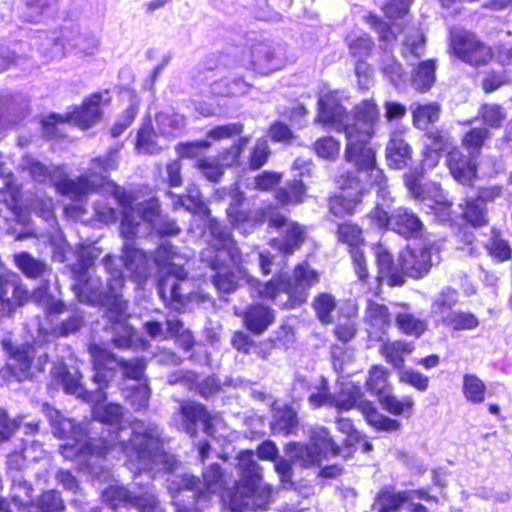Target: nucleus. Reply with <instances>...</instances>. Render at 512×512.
Masks as SVG:
<instances>
[{"mask_svg":"<svg viewBox=\"0 0 512 512\" xmlns=\"http://www.w3.org/2000/svg\"><path fill=\"white\" fill-rule=\"evenodd\" d=\"M209 229L213 238L212 244L211 248L202 252V257L213 269L219 270L214 284L220 291L226 293L234 291L239 281L243 280L254 287L262 298L275 300L283 293L288 300L277 303L285 308H293L306 301L309 289L319 280L316 271L306 264H301L295 269L293 282L271 281L261 285L237 265L239 251L231 240L230 233L224 231L217 222H212Z\"/></svg>","mask_w":512,"mask_h":512,"instance_id":"obj_1","label":"nucleus"},{"mask_svg":"<svg viewBox=\"0 0 512 512\" xmlns=\"http://www.w3.org/2000/svg\"><path fill=\"white\" fill-rule=\"evenodd\" d=\"M352 116L340 105L336 91H322L318 101L316 122L323 127L346 135L345 157L362 172L369 173L375 181L383 180V171L376 165L374 150L368 145L380 120L378 106L373 99L361 101L354 107ZM381 184V182H379Z\"/></svg>","mask_w":512,"mask_h":512,"instance_id":"obj_2","label":"nucleus"},{"mask_svg":"<svg viewBox=\"0 0 512 512\" xmlns=\"http://www.w3.org/2000/svg\"><path fill=\"white\" fill-rule=\"evenodd\" d=\"M116 167V160L113 156L92 162L89 175L81 177L77 182L72 180H61L49 173L55 183L57 190L63 194H72L75 197L93 191L97 186L102 187L105 192L111 193L116 201L123 207V218L121 220V234L129 239L136 235L146 234L150 228H156L155 221L159 216V204L155 199L149 200L145 206H138L136 211L133 207L130 196H127L120 187L106 180L103 173Z\"/></svg>","mask_w":512,"mask_h":512,"instance_id":"obj_3","label":"nucleus"},{"mask_svg":"<svg viewBox=\"0 0 512 512\" xmlns=\"http://www.w3.org/2000/svg\"><path fill=\"white\" fill-rule=\"evenodd\" d=\"M253 457L254 450H241L237 455L239 479L222 494L230 512H262L275 501L276 490L263 483L262 469Z\"/></svg>","mask_w":512,"mask_h":512,"instance_id":"obj_4","label":"nucleus"},{"mask_svg":"<svg viewBox=\"0 0 512 512\" xmlns=\"http://www.w3.org/2000/svg\"><path fill=\"white\" fill-rule=\"evenodd\" d=\"M91 357L93 359L96 374L94 382L98 385L106 384L110 377V372L115 367H120L127 377L125 384V397L135 409L145 408L150 398V390L143 379L144 363L142 361H120L117 360L106 349L93 345L90 347Z\"/></svg>","mask_w":512,"mask_h":512,"instance_id":"obj_5","label":"nucleus"},{"mask_svg":"<svg viewBox=\"0 0 512 512\" xmlns=\"http://www.w3.org/2000/svg\"><path fill=\"white\" fill-rule=\"evenodd\" d=\"M340 386V391L336 396H333V404L331 405L338 412H346L357 407L367 422L377 430L395 431L399 428L400 423L398 421L379 413L372 402L361 400L362 391L360 386L355 385L350 380L341 381Z\"/></svg>","mask_w":512,"mask_h":512,"instance_id":"obj_6","label":"nucleus"},{"mask_svg":"<svg viewBox=\"0 0 512 512\" xmlns=\"http://www.w3.org/2000/svg\"><path fill=\"white\" fill-rule=\"evenodd\" d=\"M375 181L377 184V196L382 202H378L376 208L371 212L370 218L376 223L379 228L390 227L395 232L410 237L420 231L422 223L419 218L413 213L406 209L399 208L388 217L387 211L384 207L388 206V195L389 192L386 186V179L383 176V180Z\"/></svg>","mask_w":512,"mask_h":512,"instance_id":"obj_7","label":"nucleus"},{"mask_svg":"<svg viewBox=\"0 0 512 512\" xmlns=\"http://www.w3.org/2000/svg\"><path fill=\"white\" fill-rule=\"evenodd\" d=\"M358 178L350 179L349 176H340L337 181L341 192L330 200V211L335 216H345L355 211L365 191V185L369 182L377 188L375 178L369 173L360 171L357 168Z\"/></svg>","mask_w":512,"mask_h":512,"instance_id":"obj_8","label":"nucleus"},{"mask_svg":"<svg viewBox=\"0 0 512 512\" xmlns=\"http://www.w3.org/2000/svg\"><path fill=\"white\" fill-rule=\"evenodd\" d=\"M224 484V470L219 464L213 463L205 468L201 478L194 475H183L178 491H192L195 504L209 505L213 496L224 488Z\"/></svg>","mask_w":512,"mask_h":512,"instance_id":"obj_9","label":"nucleus"},{"mask_svg":"<svg viewBox=\"0 0 512 512\" xmlns=\"http://www.w3.org/2000/svg\"><path fill=\"white\" fill-rule=\"evenodd\" d=\"M108 101L107 93L93 94L87 98L83 105L63 118L59 115H51L43 121L44 132L52 136L55 134L58 125L64 124L65 121L72 123L81 129H87L91 127L98 119L101 114L102 104Z\"/></svg>","mask_w":512,"mask_h":512,"instance_id":"obj_10","label":"nucleus"},{"mask_svg":"<svg viewBox=\"0 0 512 512\" xmlns=\"http://www.w3.org/2000/svg\"><path fill=\"white\" fill-rule=\"evenodd\" d=\"M78 373H64L61 378V382L63 384V388L65 392L69 394H74L77 397H84L87 395V399L89 401H96L97 404L93 408L94 417L102 423L115 427L117 430L124 431L121 427L122 418H123V410L122 407L118 404L109 403L102 404L100 401V394H87L84 392L80 382H79Z\"/></svg>","mask_w":512,"mask_h":512,"instance_id":"obj_11","label":"nucleus"},{"mask_svg":"<svg viewBox=\"0 0 512 512\" xmlns=\"http://www.w3.org/2000/svg\"><path fill=\"white\" fill-rule=\"evenodd\" d=\"M177 424L189 434H194L200 426L207 434L214 435L225 427L219 415H210L202 405L186 402L181 405Z\"/></svg>","mask_w":512,"mask_h":512,"instance_id":"obj_12","label":"nucleus"},{"mask_svg":"<svg viewBox=\"0 0 512 512\" xmlns=\"http://www.w3.org/2000/svg\"><path fill=\"white\" fill-rule=\"evenodd\" d=\"M451 48L458 58L470 65L485 64L492 58L491 49L464 30L451 33Z\"/></svg>","mask_w":512,"mask_h":512,"instance_id":"obj_13","label":"nucleus"},{"mask_svg":"<svg viewBox=\"0 0 512 512\" xmlns=\"http://www.w3.org/2000/svg\"><path fill=\"white\" fill-rule=\"evenodd\" d=\"M46 363L47 356L44 352L37 353L30 346H19L11 350L7 368L18 380H23L42 371Z\"/></svg>","mask_w":512,"mask_h":512,"instance_id":"obj_14","label":"nucleus"},{"mask_svg":"<svg viewBox=\"0 0 512 512\" xmlns=\"http://www.w3.org/2000/svg\"><path fill=\"white\" fill-rule=\"evenodd\" d=\"M405 183L408 190L415 198L422 199L427 202L438 218L442 221L450 219V204L446 196L436 184H427L422 188L418 175H406Z\"/></svg>","mask_w":512,"mask_h":512,"instance_id":"obj_15","label":"nucleus"},{"mask_svg":"<svg viewBox=\"0 0 512 512\" xmlns=\"http://www.w3.org/2000/svg\"><path fill=\"white\" fill-rule=\"evenodd\" d=\"M268 217L269 226L280 228L285 236L283 239H273L271 245L277 248L283 254H291L297 249L304 240L305 231L302 227L294 222H288L286 219L271 211L263 215V218ZM264 219H261L263 221Z\"/></svg>","mask_w":512,"mask_h":512,"instance_id":"obj_16","label":"nucleus"},{"mask_svg":"<svg viewBox=\"0 0 512 512\" xmlns=\"http://www.w3.org/2000/svg\"><path fill=\"white\" fill-rule=\"evenodd\" d=\"M400 261L404 276L421 278L426 275L432 265V248L423 245L407 247L400 253Z\"/></svg>","mask_w":512,"mask_h":512,"instance_id":"obj_17","label":"nucleus"},{"mask_svg":"<svg viewBox=\"0 0 512 512\" xmlns=\"http://www.w3.org/2000/svg\"><path fill=\"white\" fill-rule=\"evenodd\" d=\"M249 141L250 138L241 137L238 142L222 156L221 164L214 158H206L199 160L196 166L208 180L217 181L222 176L224 167L232 166L237 163L243 149L247 146Z\"/></svg>","mask_w":512,"mask_h":512,"instance_id":"obj_18","label":"nucleus"},{"mask_svg":"<svg viewBox=\"0 0 512 512\" xmlns=\"http://www.w3.org/2000/svg\"><path fill=\"white\" fill-rule=\"evenodd\" d=\"M379 281H385L390 286L402 285L404 282V269L400 256L394 261L390 252L382 245L375 247Z\"/></svg>","mask_w":512,"mask_h":512,"instance_id":"obj_19","label":"nucleus"},{"mask_svg":"<svg viewBox=\"0 0 512 512\" xmlns=\"http://www.w3.org/2000/svg\"><path fill=\"white\" fill-rule=\"evenodd\" d=\"M250 68L258 74H269L283 67L284 59L266 44H257L249 54Z\"/></svg>","mask_w":512,"mask_h":512,"instance_id":"obj_20","label":"nucleus"},{"mask_svg":"<svg viewBox=\"0 0 512 512\" xmlns=\"http://www.w3.org/2000/svg\"><path fill=\"white\" fill-rule=\"evenodd\" d=\"M338 238L340 241L351 247V257L358 278L364 281L367 276V267L363 252L357 247L361 242V230L353 224H343L338 229Z\"/></svg>","mask_w":512,"mask_h":512,"instance_id":"obj_21","label":"nucleus"},{"mask_svg":"<svg viewBox=\"0 0 512 512\" xmlns=\"http://www.w3.org/2000/svg\"><path fill=\"white\" fill-rule=\"evenodd\" d=\"M501 189L492 187L481 191L480 197L475 200H467L463 209V218L472 226H483L487 223V214L484 201L492 200L500 195Z\"/></svg>","mask_w":512,"mask_h":512,"instance_id":"obj_22","label":"nucleus"},{"mask_svg":"<svg viewBox=\"0 0 512 512\" xmlns=\"http://www.w3.org/2000/svg\"><path fill=\"white\" fill-rule=\"evenodd\" d=\"M186 276V272L182 267L174 263L167 267L165 276L159 281L158 289L164 301H168L169 304L181 302L180 281Z\"/></svg>","mask_w":512,"mask_h":512,"instance_id":"obj_23","label":"nucleus"},{"mask_svg":"<svg viewBox=\"0 0 512 512\" xmlns=\"http://www.w3.org/2000/svg\"><path fill=\"white\" fill-rule=\"evenodd\" d=\"M447 165L453 178L463 184L470 185L476 177V166L471 159L463 156L459 150L449 153Z\"/></svg>","mask_w":512,"mask_h":512,"instance_id":"obj_24","label":"nucleus"},{"mask_svg":"<svg viewBox=\"0 0 512 512\" xmlns=\"http://www.w3.org/2000/svg\"><path fill=\"white\" fill-rule=\"evenodd\" d=\"M44 412L49 418L54 434L57 437L78 440L84 435L85 428L82 425H75L71 419L63 418L53 408L45 406Z\"/></svg>","mask_w":512,"mask_h":512,"instance_id":"obj_25","label":"nucleus"},{"mask_svg":"<svg viewBox=\"0 0 512 512\" xmlns=\"http://www.w3.org/2000/svg\"><path fill=\"white\" fill-rule=\"evenodd\" d=\"M386 158L390 167L402 169L411 158V149L401 134L394 132L386 147Z\"/></svg>","mask_w":512,"mask_h":512,"instance_id":"obj_26","label":"nucleus"},{"mask_svg":"<svg viewBox=\"0 0 512 512\" xmlns=\"http://www.w3.org/2000/svg\"><path fill=\"white\" fill-rule=\"evenodd\" d=\"M411 499L408 490L395 492L391 486L383 487L376 496V503L380 506L379 512H392L399 510L402 505Z\"/></svg>","mask_w":512,"mask_h":512,"instance_id":"obj_27","label":"nucleus"},{"mask_svg":"<svg viewBox=\"0 0 512 512\" xmlns=\"http://www.w3.org/2000/svg\"><path fill=\"white\" fill-rule=\"evenodd\" d=\"M271 429L275 434H289L297 424L296 412L286 405L274 404Z\"/></svg>","mask_w":512,"mask_h":512,"instance_id":"obj_28","label":"nucleus"},{"mask_svg":"<svg viewBox=\"0 0 512 512\" xmlns=\"http://www.w3.org/2000/svg\"><path fill=\"white\" fill-rule=\"evenodd\" d=\"M447 140L438 133H428L426 150L422 160L423 170H430L436 167L440 160L439 151L446 149Z\"/></svg>","mask_w":512,"mask_h":512,"instance_id":"obj_29","label":"nucleus"},{"mask_svg":"<svg viewBox=\"0 0 512 512\" xmlns=\"http://www.w3.org/2000/svg\"><path fill=\"white\" fill-rule=\"evenodd\" d=\"M273 320L274 316L272 312L263 306L251 307L245 316V324L247 328L256 334L267 329Z\"/></svg>","mask_w":512,"mask_h":512,"instance_id":"obj_30","label":"nucleus"},{"mask_svg":"<svg viewBox=\"0 0 512 512\" xmlns=\"http://www.w3.org/2000/svg\"><path fill=\"white\" fill-rule=\"evenodd\" d=\"M131 431L133 433L131 448H152L159 441V432L156 427H146L143 423H134Z\"/></svg>","mask_w":512,"mask_h":512,"instance_id":"obj_31","label":"nucleus"},{"mask_svg":"<svg viewBox=\"0 0 512 512\" xmlns=\"http://www.w3.org/2000/svg\"><path fill=\"white\" fill-rule=\"evenodd\" d=\"M413 350L412 344L394 341L384 343L380 351L388 363L392 364L395 368H401L405 356L411 354Z\"/></svg>","mask_w":512,"mask_h":512,"instance_id":"obj_32","label":"nucleus"},{"mask_svg":"<svg viewBox=\"0 0 512 512\" xmlns=\"http://www.w3.org/2000/svg\"><path fill=\"white\" fill-rule=\"evenodd\" d=\"M132 491L121 485L107 486L101 496L104 503H106L112 510L119 507L129 508L130 498Z\"/></svg>","mask_w":512,"mask_h":512,"instance_id":"obj_33","label":"nucleus"},{"mask_svg":"<svg viewBox=\"0 0 512 512\" xmlns=\"http://www.w3.org/2000/svg\"><path fill=\"white\" fill-rule=\"evenodd\" d=\"M146 255L136 248L126 246L124 251L125 269L138 279L146 276Z\"/></svg>","mask_w":512,"mask_h":512,"instance_id":"obj_34","label":"nucleus"},{"mask_svg":"<svg viewBox=\"0 0 512 512\" xmlns=\"http://www.w3.org/2000/svg\"><path fill=\"white\" fill-rule=\"evenodd\" d=\"M378 400L382 408L393 415L411 413L414 406V400L412 397L406 396L403 399H398L387 391L380 395Z\"/></svg>","mask_w":512,"mask_h":512,"instance_id":"obj_35","label":"nucleus"},{"mask_svg":"<svg viewBox=\"0 0 512 512\" xmlns=\"http://www.w3.org/2000/svg\"><path fill=\"white\" fill-rule=\"evenodd\" d=\"M412 112L414 125L425 130L429 124L438 120L440 109L436 104H417L412 107Z\"/></svg>","mask_w":512,"mask_h":512,"instance_id":"obj_36","label":"nucleus"},{"mask_svg":"<svg viewBox=\"0 0 512 512\" xmlns=\"http://www.w3.org/2000/svg\"><path fill=\"white\" fill-rule=\"evenodd\" d=\"M486 386L476 375L467 374L463 377V394L465 398L475 404L485 399Z\"/></svg>","mask_w":512,"mask_h":512,"instance_id":"obj_37","label":"nucleus"},{"mask_svg":"<svg viewBox=\"0 0 512 512\" xmlns=\"http://www.w3.org/2000/svg\"><path fill=\"white\" fill-rule=\"evenodd\" d=\"M389 372L386 368L380 365H375L369 370V375L366 380V388L371 393L376 394L378 397L386 392L388 387Z\"/></svg>","mask_w":512,"mask_h":512,"instance_id":"obj_38","label":"nucleus"},{"mask_svg":"<svg viewBox=\"0 0 512 512\" xmlns=\"http://www.w3.org/2000/svg\"><path fill=\"white\" fill-rule=\"evenodd\" d=\"M167 329L164 330L158 321H147L144 324L145 331L152 338H168L178 336L182 325L178 320H168Z\"/></svg>","mask_w":512,"mask_h":512,"instance_id":"obj_39","label":"nucleus"},{"mask_svg":"<svg viewBox=\"0 0 512 512\" xmlns=\"http://www.w3.org/2000/svg\"><path fill=\"white\" fill-rule=\"evenodd\" d=\"M226 197L229 200L230 205L227 210L228 217L234 225L238 226L243 232H246L247 229L245 227V222L249 223L250 218L244 213L237 211L235 208L236 205H239L243 201L242 194L238 189H233L226 195Z\"/></svg>","mask_w":512,"mask_h":512,"instance_id":"obj_40","label":"nucleus"},{"mask_svg":"<svg viewBox=\"0 0 512 512\" xmlns=\"http://www.w3.org/2000/svg\"><path fill=\"white\" fill-rule=\"evenodd\" d=\"M279 450H256V454L260 459L275 460V470L280 476L282 482H289L292 478L291 462L284 458L277 459Z\"/></svg>","mask_w":512,"mask_h":512,"instance_id":"obj_41","label":"nucleus"},{"mask_svg":"<svg viewBox=\"0 0 512 512\" xmlns=\"http://www.w3.org/2000/svg\"><path fill=\"white\" fill-rule=\"evenodd\" d=\"M435 65L433 61L421 63L413 77V85L417 90H427L435 80Z\"/></svg>","mask_w":512,"mask_h":512,"instance_id":"obj_42","label":"nucleus"},{"mask_svg":"<svg viewBox=\"0 0 512 512\" xmlns=\"http://www.w3.org/2000/svg\"><path fill=\"white\" fill-rule=\"evenodd\" d=\"M345 313V319L343 322H338L335 333L339 340L347 342L351 340L355 334V325L351 318L357 314L356 305L354 303H348L345 307Z\"/></svg>","mask_w":512,"mask_h":512,"instance_id":"obj_43","label":"nucleus"},{"mask_svg":"<svg viewBox=\"0 0 512 512\" xmlns=\"http://www.w3.org/2000/svg\"><path fill=\"white\" fill-rule=\"evenodd\" d=\"M397 324L403 333L415 337L421 336L427 329L425 321L415 318L408 313H401L397 316Z\"/></svg>","mask_w":512,"mask_h":512,"instance_id":"obj_44","label":"nucleus"},{"mask_svg":"<svg viewBox=\"0 0 512 512\" xmlns=\"http://www.w3.org/2000/svg\"><path fill=\"white\" fill-rule=\"evenodd\" d=\"M309 404L313 408L321 406H331L333 404V395L329 393L328 381L324 377L318 379L315 385V391L309 396Z\"/></svg>","mask_w":512,"mask_h":512,"instance_id":"obj_45","label":"nucleus"},{"mask_svg":"<svg viewBox=\"0 0 512 512\" xmlns=\"http://www.w3.org/2000/svg\"><path fill=\"white\" fill-rule=\"evenodd\" d=\"M457 302V293L455 290L447 288L441 292L439 297L432 305V313L438 315L444 320L450 313V309Z\"/></svg>","mask_w":512,"mask_h":512,"instance_id":"obj_46","label":"nucleus"},{"mask_svg":"<svg viewBox=\"0 0 512 512\" xmlns=\"http://www.w3.org/2000/svg\"><path fill=\"white\" fill-rule=\"evenodd\" d=\"M15 263L17 267L27 276V277H37L44 273L46 266L42 263L31 257L27 253H21L15 256Z\"/></svg>","mask_w":512,"mask_h":512,"instance_id":"obj_47","label":"nucleus"},{"mask_svg":"<svg viewBox=\"0 0 512 512\" xmlns=\"http://www.w3.org/2000/svg\"><path fill=\"white\" fill-rule=\"evenodd\" d=\"M455 330H471L478 326V319L471 313L451 312L443 320Z\"/></svg>","mask_w":512,"mask_h":512,"instance_id":"obj_48","label":"nucleus"},{"mask_svg":"<svg viewBox=\"0 0 512 512\" xmlns=\"http://www.w3.org/2000/svg\"><path fill=\"white\" fill-rule=\"evenodd\" d=\"M117 334L114 338V343L118 347H145L146 342L142 339L136 338L133 328L128 325H118L116 328Z\"/></svg>","mask_w":512,"mask_h":512,"instance_id":"obj_49","label":"nucleus"},{"mask_svg":"<svg viewBox=\"0 0 512 512\" xmlns=\"http://www.w3.org/2000/svg\"><path fill=\"white\" fill-rule=\"evenodd\" d=\"M399 381L409 385L420 392H424L429 387V378L414 369H401L398 372Z\"/></svg>","mask_w":512,"mask_h":512,"instance_id":"obj_50","label":"nucleus"},{"mask_svg":"<svg viewBox=\"0 0 512 512\" xmlns=\"http://www.w3.org/2000/svg\"><path fill=\"white\" fill-rule=\"evenodd\" d=\"M313 305L317 316L322 323L327 324L332 321L330 313L334 311L336 307V303L332 295L327 293L320 294L314 300Z\"/></svg>","mask_w":512,"mask_h":512,"instance_id":"obj_51","label":"nucleus"},{"mask_svg":"<svg viewBox=\"0 0 512 512\" xmlns=\"http://www.w3.org/2000/svg\"><path fill=\"white\" fill-rule=\"evenodd\" d=\"M314 149L323 159H335L339 155L340 142L331 136L322 137L315 142Z\"/></svg>","mask_w":512,"mask_h":512,"instance_id":"obj_52","label":"nucleus"},{"mask_svg":"<svg viewBox=\"0 0 512 512\" xmlns=\"http://www.w3.org/2000/svg\"><path fill=\"white\" fill-rule=\"evenodd\" d=\"M155 135L153 134L150 123L144 124L138 132L136 149L140 153L154 154L158 151V147L154 142Z\"/></svg>","mask_w":512,"mask_h":512,"instance_id":"obj_53","label":"nucleus"},{"mask_svg":"<svg viewBox=\"0 0 512 512\" xmlns=\"http://www.w3.org/2000/svg\"><path fill=\"white\" fill-rule=\"evenodd\" d=\"M243 125L241 123H229L226 125L218 126L211 129L207 133V139L211 142H219L225 139L232 138L233 136L239 135L243 131Z\"/></svg>","mask_w":512,"mask_h":512,"instance_id":"obj_54","label":"nucleus"},{"mask_svg":"<svg viewBox=\"0 0 512 512\" xmlns=\"http://www.w3.org/2000/svg\"><path fill=\"white\" fill-rule=\"evenodd\" d=\"M489 255L496 262H504L511 256V248L509 244L501 239L498 235H494L486 244Z\"/></svg>","mask_w":512,"mask_h":512,"instance_id":"obj_55","label":"nucleus"},{"mask_svg":"<svg viewBox=\"0 0 512 512\" xmlns=\"http://www.w3.org/2000/svg\"><path fill=\"white\" fill-rule=\"evenodd\" d=\"M157 123L160 126L161 133L168 136L175 135L185 125V121L182 116H169L166 114L158 115Z\"/></svg>","mask_w":512,"mask_h":512,"instance_id":"obj_56","label":"nucleus"},{"mask_svg":"<svg viewBox=\"0 0 512 512\" xmlns=\"http://www.w3.org/2000/svg\"><path fill=\"white\" fill-rule=\"evenodd\" d=\"M211 146L208 140H200L195 142L183 143L177 146L178 155L181 158H197L202 152Z\"/></svg>","mask_w":512,"mask_h":512,"instance_id":"obj_57","label":"nucleus"},{"mask_svg":"<svg viewBox=\"0 0 512 512\" xmlns=\"http://www.w3.org/2000/svg\"><path fill=\"white\" fill-rule=\"evenodd\" d=\"M367 319L372 325H384L389 322L387 308L375 302H369L367 307Z\"/></svg>","mask_w":512,"mask_h":512,"instance_id":"obj_58","label":"nucleus"},{"mask_svg":"<svg viewBox=\"0 0 512 512\" xmlns=\"http://www.w3.org/2000/svg\"><path fill=\"white\" fill-rule=\"evenodd\" d=\"M156 506L157 501L154 497L132 492L129 508H135L139 512H155Z\"/></svg>","mask_w":512,"mask_h":512,"instance_id":"obj_59","label":"nucleus"},{"mask_svg":"<svg viewBox=\"0 0 512 512\" xmlns=\"http://www.w3.org/2000/svg\"><path fill=\"white\" fill-rule=\"evenodd\" d=\"M305 190L301 182H296L291 186V191L281 190L278 193V199L282 204H298L302 202Z\"/></svg>","mask_w":512,"mask_h":512,"instance_id":"obj_60","label":"nucleus"},{"mask_svg":"<svg viewBox=\"0 0 512 512\" xmlns=\"http://www.w3.org/2000/svg\"><path fill=\"white\" fill-rule=\"evenodd\" d=\"M481 115L483 121L491 127H498L505 118L502 108L498 105H484Z\"/></svg>","mask_w":512,"mask_h":512,"instance_id":"obj_61","label":"nucleus"},{"mask_svg":"<svg viewBox=\"0 0 512 512\" xmlns=\"http://www.w3.org/2000/svg\"><path fill=\"white\" fill-rule=\"evenodd\" d=\"M40 512H58L63 508L61 499L53 491L43 493L38 501Z\"/></svg>","mask_w":512,"mask_h":512,"instance_id":"obj_62","label":"nucleus"},{"mask_svg":"<svg viewBox=\"0 0 512 512\" xmlns=\"http://www.w3.org/2000/svg\"><path fill=\"white\" fill-rule=\"evenodd\" d=\"M268 155L267 141L264 139L258 140L250 158V166L254 169L261 167L267 161Z\"/></svg>","mask_w":512,"mask_h":512,"instance_id":"obj_63","label":"nucleus"},{"mask_svg":"<svg viewBox=\"0 0 512 512\" xmlns=\"http://www.w3.org/2000/svg\"><path fill=\"white\" fill-rule=\"evenodd\" d=\"M310 440L313 448H334L329 432L323 427L313 429Z\"/></svg>","mask_w":512,"mask_h":512,"instance_id":"obj_64","label":"nucleus"}]
</instances>
